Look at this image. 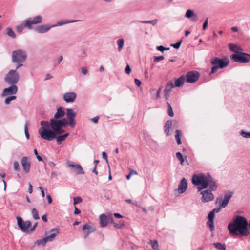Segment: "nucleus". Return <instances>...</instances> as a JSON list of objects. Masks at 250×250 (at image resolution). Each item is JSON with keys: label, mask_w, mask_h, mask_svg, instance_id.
I'll use <instances>...</instances> for the list:
<instances>
[{"label": "nucleus", "mask_w": 250, "mask_h": 250, "mask_svg": "<svg viewBox=\"0 0 250 250\" xmlns=\"http://www.w3.org/2000/svg\"><path fill=\"white\" fill-rule=\"evenodd\" d=\"M41 125L42 127L39 130V133L42 139L48 141L50 136V120L49 122L42 121Z\"/></svg>", "instance_id": "obj_7"}, {"label": "nucleus", "mask_w": 250, "mask_h": 250, "mask_svg": "<svg viewBox=\"0 0 250 250\" xmlns=\"http://www.w3.org/2000/svg\"><path fill=\"white\" fill-rule=\"evenodd\" d=\"M173 88L174 87L172 82H170L166 84L164 90V96L166 100H168L169 99L171 91Z\"/></svg>", "instance_id": "obj_21"}, {"label": "nucleus", "mask_w": 250, "mask_h": 250, "mask_svg": "<svg viewBox=\"0 0 250 250\" xmlns=\"http://www.w3.org/2000/svg\"><path fill=\"white\" fill-rule=\"evenodd\" d=\"M210 63L213 66L209 73L210 75L215 73L218 69H223L227 67L229 64V61L226 58H220L217 57H214L211 59Z\"/></svg>", "instance_id": "obj_3"}, {"label": "nucleus", "mask_w": 250, "mask_h": 250, "mask_svg": "<svg viewBox=\"0 0 250 250\" xmlns=\"http://www.w3.org/2000/svg\"><path fill=\"white\" fill-rule=\"evenodd\" d=\"M66 115L67 119L69 121V126L71 128L75 127L76 125L75 117L76 113L73 111L71 108H67L66 109Z\"/></svg>", "instance_id": "obj_11"}, {"label": "nucleus", "mask_w": 250, "mask_h": 250, "mask_svg": "<svg viewBox=\"0 0 250 250\" xmlns=\"http://www.w3.org/2000/svg\"><path fill=\"white\" fill-rule=\"evenodd\" d=\"M27 58V53L25 51L19 49L12 51V62L18 64L16 67V70L22 66L23 63Z\"/></svg>", "instance_id": "obj_4"}, {"label": "nucleus", "mask_w": 250, "mask_h": 250, "mask_svg": "<svg viewBox=\"0 0 250 250\" xmlns=\"http://www.w3.org/2000/svg\"><path fill=\"white\" fill-rule=\"evenodd\" d=\"M27 21L25 20L23 23L17 26V31L19 33H21L22 30L25 28V27H27L29 29H31V27L30 26L27 25L26 24Z\"/></svg>", "instance_id": "obj_28"}, {"label": "nucleus", "mask_w": 250, "mask_h": 250, "mask_svg": "<svg viewBox=\"0 0 250 250\" xmlns=\"http://www.w3.org/2000/svg\"><path fill=\"white\" fill-rule=\"evenodd\" d=\"M67 165L68 167L74 169L76 174L80 175L84 174V171L80 165L75 164L73 162L70 161H67Z\"/></svg>", "instance_id": "obj_12"}, {"label": "nucleus", "mask_w": 250, "mask_h": 250, "mask_svg": "<svg viewBox=\"0 0 250 250\" xmlns=\"http://www.w3.org/2000/svg\"><path fill=\"white\" fill-rule=\"evenodd\" d=\"M185 17L189 19H191L193 21H196L198 20V16L195 13L193 10L188 9L185 15Z\"/></svg>", "instance_id": "obj_24"}, {"label": "nucleus", "mask_w": 250, "mask_h": 250, "mask_svg": "<svg viewBox=\"0 0 250 250\" xmlns=\"http://www.w3.org/2000/svg\"><path fill=\"white\" fill-rule=\"evenodd\" d=\"M215 212L214 211L211 210L208 214V219H214L215 217Z\"/></svg>", "instance_id": "obj_54"}, {"label": "nucleus", "mask_w": 250, "mask_h": 250, "mask_svg": "<svg viewBox=\"0 0 250 250\" xmlns=\"http://www.w3.org/2000/svg\"><path fill=\"white\" fill-rule=\"evenodd\" d=\"M77 97L75 92H66L63 95V99L66 103L73 102Z\"/></svg>", "instance_id": "obj_17"}, {"label": "nucleus", "mask_w": 250, "mask_h": 250, "mask_svg": "<svg viewBox=\"0 0 250 250\" xmlns=\"http://www.w3.org/2000/svg\"><path fill=\"white\" fill-rule=\"evenodd\" d=\"M83 230L84 233V238H86L90 233L95 231L96 229L88 224L86 223L83 226Z\"/></svg>", "instance_id": "obj_19"}, {"label": "nucleus", "mask_w": 250, "mask_h": 250, "mask_svg": "<svg viewBox=\"0 0 250 250\" xmlns=\"http://www.w3.org/2000/svg\"><path fill=\"white\" fill-rule=\"evenodd\" d=\"M172 126V121L170 120H167L164 126L165 128V132L167 136H169V129Z\"/></svg>", "instance_id": "obj_29"}, {"label": "nucleus", "mask_w": 250, "mask_h": 250, "mask_svg": "<svg viewBox=\"0 0 250 250\" xmlns=\"http://www.w3.org/2000/svg\"><path fill=\"white\" fill-rule=\"evenodd\" d=\"M15 70H10L4 78V81L8 84L16 85L19 81V74Z\"/></svg>", "instance_id": "obj_8"}, {"label": "nucleus", "mask_w": 250, "mask_h": 250, "mask_svg": "<svg viewBox=\"0 0 250 250\" xmlns=\"http://www.w3.org/2000/svg\"><path fill=\"white\" fill-rule=\"evenodd\" d=\"M134 83L135 84L139 87L141 85V82L138 79H135Z\"/></svg>", "instance_id": "obj_60"}, {"label": "nucleus", "mask_w": 250, "mask_h": 250, "mask_svg": "<svg viewBox=\"0 0 250 250\" xmlns=\"http://www.w3.org/2000/svg\"><path fill=\"white\" fill-rule=\"evenodd\" d=\"M62 127L59 119H55V118H51L50 119V131H49L50 135L51 132H54L55 129Z\"/></svg>", "instance_id": "obj_18"}, {"label": "nucleus", "mask_w": 250, "mask_h": 250, "mask_svg": "<svg viewBox=\"0 0 250 250\" xmlns=\"http://www.w3.org/2000/svg\"><path fill=\"white\" fill-rule=\"evenodd\" d=\"M63 127H60L59 128L55 129L54 132H51V134L48 138V141H51L57 138V136L63 134L65 130L62 129Z\"/></svg>", "instance_id": "obj_23"}, {"label": "nucleus", "mask_w": 250, "mask_h": 250, "mask_svg": "<svg viewBox=\"0 0 250 250\" xmlns=\"http://www.w3.org/2000/svg\"><path fill=\"white\" fill-rule=\"evenodd\" d=\"M65 114V109L62 107H59L57 110V112L55 113L54 116V118L55 119H60L64 116Z\"/></svg>", "instance_id": "obj_25"}, {"label": "nucleus", "mask_w": 250, "mask_h": 250, "mask_svg": "<svg viewBox=\"0 0 250 250\" xmlns=\"http://www.w3.org/2000/svg\"><path fill=\"white\" fill-rule=\"evenodd\" d=\"M230 235L233 236H247L250 234L248 222L246 217L237 215L228 226Z\"/></svg>", "instance_id": "obj_2"}, {"label": "nucleus", "mask_w": 250, "mask_h": 250, "mask_svg": "<svg viewBox=\"0 0 250 250\" xmlns=\"http://www.w3.org/2000/svg\"><path fill=\"white\" fill-rule=\"evenodd\" d=\"M81 213V210L75 206L74 214L77 215Z\"/></svg>", "instance_id": "obj_64"}, {"label": "nucleus", "mask_w": 250, "mask_h": 250, "mask_svg": "<svg viewBox=\"0 0 250 250\" xmlns=\"http://www.w3.org/2000/svg\"><path fill=\"white\" fill-rule=\"evenodd\" d=\"M17 225L22 232H28L29 230V228L31 226L32 222L30 221H24L23 219L20 216H17Z\"/></svg>", "instance_id": "obj_9"}, {"label": "nucleus", "mask_w": 250, "mask_h": 250, "mask_svg": "<svg viewBox=\"0 0 250 250\" xmlns=\"http://www.w3.org/2000/svg\"><path fill=\"white\" fill-rule=\"evenodd\" d=\"M117 44L118 45V50L120 51L124 44V40L123 39H119L117 41Z\"/></svg>", "instance_id": "obj_42"}, {"label": "nucleus", "mask_w": 250, "mask_h": 250, "mask_svg": "<svg viewBox=\"0 0 250 250\" xmlns=\"http://www.w3.org/2000/svg\"><path fill=\"white\" fill-rule=\"evenodd\" d=\"M69 134L66 133L65 134L60 135L59 136H57V138H56L57 140V143L58 145H60L62 144V143L65 140V139L68 136Z\"/></svg>", "instance_id": "obj_32"}, {"label": "nucleus", "mask_w": 250, "mask_h": 250, "mask_svg": "<svg viewBox=\"0 0 250 250\" xmlns=\"http://www.w3.org/2000/svg\"><path fill=\"white\" fill-rule=\"evenodd\" d=\"M167 104L168 106V110H167L168 114L170 117H172L174 116V113L173 112L172 108L170 104L168 102H167Z\"/></svg>", "instance_id": "obj_45"}, {"label": "nucleus", "mask_w": 250, "mask_h": 250, "mask_svg": "<svg viewBox=\"0 0 250 250\" xmlns=\"http://www.w3.org/2000/svg\"><path fill=\"white\" fill-rule=\"evenodd\" d=\"M46 198L48 200V204H51L52 203V198L50 195L47 194L46 195Z\"/></svg>", "instance_id": "obj_61"}, {"label": "nucleus", "mask_w": 250, "mask_h": 250, "mask_svg": "<svg viewBox=\"0 0 250 250\" xmlns=\"http://www.w3.org/2000/svg\"><path fill=\"white\" fill-rule=\"evenodd\" d=\"M13 168L16 171H18L20 170L19 164L17 161H14L13 163Z\"/></svg>", "instance_id": "obj_52"}, {"label": "nucleus", "mask_w": 250, "mask_h": 250, "mask_svg": "<svg viewBox=\"0 0 250 250\" xmlns=\"http://www.w3.org/2000/svg\"><path fill=\"white\" fill-rule=\"evenodd\" d=\"M131 69L130 66L127 64L125 68V72L126 74H129L131 73Z\"/></svg>", "instance_id": "obj_56"}, {"label": "nucleus", "mask_w": 250, "mask_h": 250, "mask_svg": "<svg viewBox=\"0 0 250 250\" xmlns=\"http://www.w3.org/2000/svg\"><path fill=\"white\" fill-rule=\"evenodd\" d=\"M102 157L104 159L106 162L108 163V158H107V155L106 153L104 151L102 152Z\"/></svg>", "instance_id": "obj_58"}, {"label": "nucleus", "mask_w": 250, "mask_h": 250, "mask_svg": "<svg viewBox=\"0 0 250 250\" xmlns=\"http://www.w3.org/2000/svg\"><path fill=\"white\" fill-rule=\"evenodd\" d=\"M229 48L231 51L234 52L235 53H236V52L239 51V50H241L240 47L231 43L229 44Z\"/></svg>", "instance_id": "obj_37"}, {"label": "nucleus", "mask_w": 250, "mask_h": 250, "mask_svg": "<svg viewBox=\"0 0 250 250\" xmlns=\"http://www.w3.org/2000/svg\"><path fill=\"white\" fill-rule=\"evenodd\" d=\"M176 157L180 161L181 165H183L185 160L182 153L180 152H176Z\"/></svg>", "instance_id": "obj_41"}, {"label": "nucleus", "mask_w": 250, "mask_h": 250, "mask_svg": "<svg viewBox=\"0 0 250 250\" xmlns=\"http://www.w3.org/2000/svg\"><path fill=\"white\" fill-rule=\"evenodd\" d=\"M62 127H66L67 125H69V121L67 118H62L59 119Z\"/></svg>", "instance_id": "obj_36"}, {"label": "nucleus", "mask_w": 250, "mask_h": 250, "mask_svg": "<svg viewBox=\"0 0 250 250\" xmlns=\"http://www.w3.org/2000/svg\"><path fill=\"white\" fill-rule=\"evenodd\" d=\"M83 201V199L81 197L78 196L73 198V204L76 205L78 203H81Z\"/></svg>", "instance_id": "obj_48"}, {"label": "nucleus", "mask_w": 250, "mask_h": 250, "mask_svg": "<svg viewBox=\"0 0 250 250\" xmlns=\"http://www.w3.org/2000/svg\"><path fill=\"white\" fill-rule=\"evenodd\" d=\"M188 180L185 178H183L178 185V192L179 194L184 193L188 188Z\"/></svg>", "instance_id": "obj_15"}, {"label": "nucleus", "mask_w": 250, "mask_h": 250, "mask_svg": "<svg viewBox=\"0 0 250 250\" xmlns=\"http://www.w3.org/2000/svg\"><path fill=\"white\" fill-rule=\"evenodd\" d=\"M34 154L36 155L37 160L39 161L42 162L43 161L42 157L38 154V151L36 149H34Z\"/></svg>", "instance_id": "obj_51"}, {"label": "nucleus", "mask_w": 250, "mask_h": 250, "mask_svg": "<svg viewBox=\"0 0 250 250\" xmlns=\"http://www.w3.org/2000/svg\"><path fill=\"white\" fill-rule=\"evenodd\" d=\"M32 214L33 217L34 218V219L38 220L40 219L38 211L36 208H33L32 209Z\"/></svg>", "instance_id": "obj_44"}, {"label": "nucleus", "mask_w": 250, "mask_h": 250, "mask_svg": "<svg viewBox=\"0 0 250 250\" xmlns=\"http://www.w3.org/2000/svg\"><path fill=\"white\" fill-rule=\"evenodd\" d=\"M47 242L48 241L46 239L45 237L43 238L42 239H38L34 242L33 247L35 246L36 245H42L43 246H44Z\"/></svg>", "instance_id": "obj_31"}, {"label": "nucleus", "mask_w": 250, "mask_h": 250, "mask_svg": "<svg viewBox=\"0 0 250 250\" xmlns=\"http://www.w3.org/2000/svg\"><path fill=\"white\" fill-rule=\"evenodd\" d=\"M6 34L9 37L15 39L16 37V35L12 30V28L8 27L6 29Z\"/></svg>", "instance_id": "obj_33"}, {"label": "nucleus", "mask_w": 250, "mask_h": 250, "mask_svg": "<svg viewBox=\"0 0 250 250\" xmlns=\"http://www.w3.org/2000/svg\"><path fill=\"white\" fill-rule=\"evenodd\" d=\"M200 74L199 72L193 70L188 71L186 76V81L188 83H194L199 78Z\"/></svg>", "instance_id": "obj_10"}, {"label": "nucleus", "mask_w": 250, "mask_h": 250, "mask_svg": "<svg viewBox=\"0 0 250 250\" xmlns=\"http://www.w3.org/2000/svg\"><path fill=\"white\" fill-rule=\"evenodd\" d=\"M182 42V40H180V41L177 42L176 43H175L174 44H172L171 45V46H172L173 48H174L176 49H178L180 48Z\"/></svg>", "instance_id": "obj_47"}, {"label": "nucleus", "mask_w": 250, "mask_h": 250, "mask_svg": "<svg viewBox=\"0 0 250 250\" xmlns=\"http://www.w3.org/2000/svg\"><path fill=\"white\" fill-rule=\"evenodd\" d=\"M207 224L208 226L209 227L211 231L214 230V219H208V221H207Z\"/></svg>", "instance_id": "obj_40"}, {"label": "nucleus", "mask_w": 250, "mask_h": 250, "mask_svg": "<svg viewBox=\"0 0 250 250\" xmlns=\"http://www.w3.org/2000/svg\"><path fill=\"white\" fill-rule=\"evenodd\" d=\"M161 91V87H160L157 91L156 93V99L157 100L160 97V93Z\"/></svg>", "instance_id": "obj_57"}, {"label": "nucleus", "mask_w": 250, "mask_h": 250, "mask_svg": "<svg viewBox=\"0 0 250 250\" xmlns=\"http://www.w3.org/2000/svg\"><path fill=\"white\" fill-rule=\"evenodd\" d=\"M100 223L101 227H105L108 225V219L105 214L100 215Z\"/></svg>", "instance_id": "obj_27"}, {"label": "nucleus", "mask_w": 250, "mask_h": 250, "mask_svg": "<svg viewBox=\"0 0 250 250\" xmlns=\"http://www.w3.org/2000/svg\"><path fill=\"white\" fill-rule=\"evenodd\" d=\"M28 192L30 194H31L33 192V187L31 183H29V188H28Z\"/></svg>", "instance_id": "obj_63"}, {"label": "nucleus", "mask_w": 250, "mask_h": 250, "mask_svg": "<svg viewBox=\"0 0 250 250\" xmlns=\"http://www.w3.org/2000/svg\"><path fill=\"white\" fill-rule=\"evenodd\" d=\"M99 119V116H96L95 117L92 118L91 120L94 123H96Z\"/></svg>", "instance_id": "obj_62"}, {"label": "nucleus", "mask_w": 250, "mask_h": 250, "mask_svg": "<svg viewBox=\"0 0 250 250\" xmlns=\"http://www.w3.org/2000/svg\"><path fill=\"white\" fill-rule=\"evenodd\" d=\"M50 232L52 233L45 237L48 242H51L54 240L57 235L59 233V229L57 228H54L50 230Z\"/></svg>", "instance_id": "obj_22"}, {"label": "nucleus", "mask_w": 250, "mask_h": 250, "mask_svg": "<svg viewBox=\"0 0 250 250\" xmlns=\"http://www.w3.org/2000/svg\"><path fill=\"white\" fill-rule=\"evenodd\" d=\"M28 123H26L24 125V133L26 136V138L27 139H30V134L28 131Z\"/></svg>", "instance_id": "obj_46"}, {"label": "nucleus", "mask_w": 250, "mask_h": 250, "mask_svg": "<svg viewBox=\"0 0 250 250\" xmlns=\"http://www.w3.org/2000/svg\"><path fill=\"white\" fill-rule=\"evenodd\" d=\"M240 135L244 138H250V132H246L244 130H242L240 132Z\"/></svg>", "instance_id": "obj_49"}, {"label": "nucleus", "mask_w": 250, "mask_h": 250, "mask_svg": "<svg viewBox=\"0 0 250 250\" xmlns=\"http://www.w3.org/2000/svg\"><path fill=\"white\" fill-rule=\"evenodd\" d=\"M16 99V96L14 95H10L9 96L7 97L4 100V103L6 104H9L10 102L12 100H15Z\"/></svg>", "instance_id": "obj_43"}, {"label": "nucleus", "mask_w": 250, "mask_h": 250, "mask_svg": "<svg viewBox=\"0 0 250 250\" xmlns=\"http://www.w3.org/2000/svg\"><path fill=\"white\" fill-rule=\"evenodd\" d=\"M77 20H72L69 21L68 20H61L59 21L56 25H53L52 26H49L47 25H42L40 26H38L36 27L35 30L39 33H43L49 31L51 28L57 26H62V25L73 23L76 21H77Z\"/></svg>", "instance_id": "obj_5"}, {"label": "nucleus", "mask_w": 250, "mask_h": 250, "mask_svg": "<svg viewBox=\"0 0 250 250\" xmlns=\"http://www.w3.org/2000/svg\"><path fill=\"white\" fill-rule=\"evenodd\" d=\"M42 17L41 15H38L34 17L32 20L30 19H26L27 21L26 24L27 25L30 26L32 28V25L33 24H37L40 23L42 21Z\"/></svg>", "instance_id": "obj_20"}, {"label": "nucleus", "mask_w": 250, "mask_h": 250, "mask_svg": "<svg viewBox=\"0 0 250 250\" xmlns=\"http://www.w3.org/2000/svg\"><path fill=\"white\" fill-rule=\"evenodd\" d=\"M175 133L176 134L175 135V137L177 143L178 145H180L182 143L181 140V136L182 135L181 131L180 130H176Z\"/></svg>", "instance_id": "obj_35"}, {"label": "nucleus", "mask_w": 250, "mask_h": 250, "mask_svg": "<svg viewBox=\"0 0 250 250\" xmlns=\"http://www.w3.org/2000/svg\"><path fill=\"white\" fill-rule=\"evenodd\" d=\"M233 194V191H228L224 195V199L220 203L219 206L221 208H225L228 204L230 199L231 198Z\"/></svg>", "instance_id": "obj_13"}, {"label": "nucleus", "mask_w": 250, "mask_h": 250, "mask_svg": "<svg viewBox=\"0 0 250 250\" xmlns=\"http://www.w3.org/2000/svg\"><path fill=\"white\" fill-rule=\"evenodd\" d=\"M21 164L23 167V171L25 173H28L30 171L31 163L27 157L24 156L21 159Z\"/></svg>", "instance_id": "obj_14"}, {"label": "nucleus", "mask_w": 250, "mask_h": 250, "mask_svg": "<svg viewBox=\"0 0 250 250\" xmlns=\"http://www.w3.org/2000/svg\"><path fill=\"white\" fill-rule=\"evenodd\" d=\"M186 81V78L184 75L181 76L179 78L176 79L174 84H173V87H180L182 86L185 82Z\"/></svg>", "instance_id": "obj_26"}, {"label": "nucleus", "mask_w": 250, "mask_h": 250, "mask_svg": "<svg viewBox=\"0 0 250 250\" xmlns=\"http://www.w3.org/2000/svg\"><path fill=\"white\" fill-rule=\"evenodd\" d=\"M157 22H158V20L156 19H154V20H151V21H133L132 22V23L139 22V23H145V24L150 23V24H151L153 25H156L157 24Z\"/></svg>", "instance_id": "obj_30"}, {"label": "nucleus", "mask_w": 250, "mask_h": 250, "mask_svg": "<svg viewBox=\"0 0 250 250\" xmlns=\"http://www.w3.org/2000/svg\"><path fill=\"white\" fill-rule=\"evenodd\" d=\"M164 58V56H154L153 58L154 62H158L159 61L163 60Z\"/></svg>", "instance_id": "obj_50"}, {"label": "nucleus", "mask_w": 250, "mask_h": 250, "mask_svg": "<svg viewBox=\"0 0 250 250\" xmlns=\"http://www.w3.org/2000/svg\"><path fill=\"white\" fill-rule=\"evenodd\" d=\"M208 26V18H207L203 25V30H205Z\"/></svg>", "instance_id": "obj_53"}, {"label": "nucleus", "mask_w": 250, "mask_h": 250, "mask_svg": "<svg viewBox=\"0 0 250 250\" xmlns=\"http://www.w3.org/2000/svg\"><path fill=\"white\" fill-rule=\"evenodd\" d=\"M230 59L235 62L246 63L250 61V54L241 51H237L236 53L230 56Z\"/></svg>", "instance_id": "obj_6"}, {"label": "nucleus", "mask_w": 250, "mask_h": 250, "mask_svg": "<svg viewBox=\"0 0 250 250\" xmlns=\"http://www.w3.org/2000/svg\"><path fill=\"white\" fill-rule=\"evenodd\" d=\"M81 72L84 75H85L88 73V70L85 67H83L81 68Z\"/></svg>", "instance_id": "obj_55"}, {"label": "nucleus", "mask_w": 250, "mask_h": 250, "mask_svg": "<svg viewBox=\"0 0 250 250\" xmlns=\"http://www.w3.org/2000/svg\"><path fill=\"white\" fill-rule=\"evenodd\" d=\"M150 244L154 250H159V245L157 240H150Z\"/></svg>", "instance_id": "obj_39"}, {"label": "nucleus", "mask_w": 250, "mask_h": 250, "mask_svg": "<svg viewBox=\"0 0 250 250\" xmlns=\"http://www.w3.org/2000/svg\"><path fill=\"white\" fill-rule=\"evenodd\" d=\"M111 221L113 223L114 227L115 228H117L118 229H122L125 227V224L123 221H119L118 223H116L113 222V220L112 219H111Z\"/></svg>", "instance_id": "obj_34"}, {"label": "nucleus", "mask_w": 250, "mask_h": 250, "mask_svg": "<svg viewBox=\"0 0 250 250\" xmlns=\"http://www.w3.org/2000/svg\"><path fill=\"white\" fill-rule=\"evenodd\" d=\"M215 247L219 250H226V245L220 243H214Z\"/></svg>", "instance_id": "obj_38"}, {"label": "nucleus", "mask_w": 250, "mask_h": 250, "mask_svg": "<svg viewBox=\"0 0 250 250\" xmlns=\"http://www.w3.org/2000/svg\"><path fill=\"white\" fill-rule=\"evenodd\" d=\"M156 49L157 50H159L161 52H164V51L165 50V47L162 45L157 46Z\"/></svg>", "instance_id": "obj_59"}, {"label": "nucleus", "mask_w": 250, "mask_h": 250, "mask_svg": "<svg viewBox=\"0 0 250 250\" xmlns=\"http://www.w3.org/2000/svg\"><path fill=\"white\" fill-rule=\"evenodd\" d=\"M11 85L6 88H4L2 92V96H6L8 95H13L16 94L18 91V87L16 85L10 84Z\"/></svg>", "instance_id": "obj_16"}, {"label": "nucleus", "mask_w": 250, "mask_h": 250, "mask_svg": "<svg viewBox=\"0 0 250 250\" xmlns=\"http://www.w3.org/2000/svg\"><path fill=\"white\" fill-rule=\"evenodd\" d=\"M192 183L196 186H200L197 188L198 191L202 195L201 201L203 203L212 201L214 199L212 192L217 188L216 182L210 175L208 173L194 175L192 176Z\"/></svg>", "instance_id": "obj_1"}]
</instances>
